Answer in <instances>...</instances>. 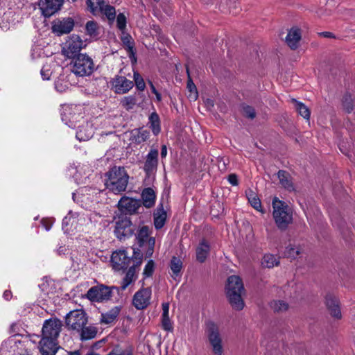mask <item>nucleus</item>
I'll list each match as a JSON object with an SVG mask.
<instances>
[{"mask_svg": "<svg viewBox=\"0 0 355 355\" xmlns=\"http://www.w3.org/2000/svg\"><path fill=\"white\" fill-rule=\"evenodd\" d=\"M3 298L5 300H9L11 298V296H12L11 292L10 291H6L3 293Z\"/></svg>", "mask_w": 355, "mask_h": 355, "instance_id": "62", "label": "nucleus"}, {"mask_svg": "<svg viewBox=\"0 0 355 355\" xmlns=\"http://www.w3.org/2000/svg\"><path fill=\"white\" fill-rule=\"evenodd\" d=\"M170 268L171 270V277L173 279L177 280V278L180 276L181 270L182 268V261L175 257H173L171 260Z\"/></svg>", "mask_w": 355, "mask_h": 355, "instance_id": "31", "label": "nucleus"}, {"mask_svg": "<svg viewBox=\"0 0 355 355\" xmlns=\"http://www.w3.org/2000/svg\"><path fill=\"white\" fill-rule=\"evenodd\" d=\"M46 55L40 45H34L31 50V57L33 59L44 57Z\"/></svg>", "mask_w": 355, "mask_h": 355, "instance_id": "50", "label": "nucleus"}, {"mask_svg": "<svg viewBox=\"0 0 355 355\" xmlns=\"http://www.w3.org/2000/svg\"><path fill=\"white\" fill-rule=\"evenodd\" d=\"M273 218L277 227L285 230L293 222V211L284 201L275 198L272 200Z\"/></svg>", "mask_w": 355, "mask_h": 355, "instance_id": "3", "label": "nucleus"}, {"mask_svg": "<svg viewBox=\"0 0 355 355\" xmlns=\"http://www.w3.org/2000/svg\"><path fill=\"white\" fill-rule=\"evenodd\" d=\"M272 309L277 312L286 311L288 308V304L282 300L274 301L271 303Z\"/></svg>", "mask_w": 355, "mask_h": 355, "instance_id": "47", "label": "nucleus"}, {"mask_svg": "<svg viewBox=\"0 0 355 355\" xmlns=\"http://www.w3.org/2000/svg\"><path fill=\"white\" fill-rule=\"evenodd\" d=\"M136 98L134 96H125L122 98L121 103L126 110H131L136 105Z\"/></svg>", "mask_w": 355, "mask_h": 355, "instance_id": "44", "label": "nucleus"}, {"mask_svg": "<svg viewBox=\"0 0 355 355\" xmlns=\"http://www.w3.org/2000/svg\"><path fill=\"white\" fill-rule=\"evenodd\" d=\"M103 1V0H87V5L90 11L93 14H96V12L98 11Z\"/></svg>", "mask_w": 355, "mask_h": 355, "instance_id": "45", "label": "nucleus"}, {"mask_svg": "<svg viewBox=\"0 0 355 355\" xmlns=\"http://www.w3.org/2000/svg\"><path fill=\"white\" fill-rule=\"evenodd\" d=\"M320 35H322L324 37H332L333 34L331 32H322L320 33Z\"/></svg>", "mask_w": 355, "mask_h": 355, "instance_id": "64", "label": "nucleus"}, {"mask_svg": "<svg viewBox=\"0 0 355 355\" xmlns=\"http://www.w3.org/2000/svg\"><path fill=\"white\" fill-rule=\"evenodd\" d=\"M158 150L151 149L146 155L144 170L149 175L156 170L158 163Z\"/></svg>", "mask_w": 355, "mask_h": 355, "instance_id": "23", "label": "nucleus"}, {"mask_svg": "<svg viewBox=\"0 0 355 355\" xmlns=\"http://www.w3.org/2000/svg\"><path fill=\"white\" fill-rule=\"evenodd\" d=\"M112 267L115 270H121L127 268L130 263V258L124 250L115 251L111 257Z\"/></svg>", "mask_w": 355, "mask_h": 355, "instance_id": "15", "label": "nucleus"}, {"mask_svg": "<svg viewBox=\"0 0 355 355\" xmlns=\"http://www.w3.org/2000/svg\"><path fill=\"white\" fill-rule=\"evenodd\" d=\"M162 327L166 331H172L173 330V323L169 316H162Z\"/></svg>", "mask_w": 355, "mask_h": 355, "instance_id": "51", "label": "nucleus"}, {"mask_svg": "<svg viewBox=\"0 0 355 355\" xmlns=\"http://www.w3.org/2000/svg\"><path fill=\"white\" fill-rule=\"evenodd\" d=\"M149 123L150 124V128L153 134L155 135H158L161 130V128L159 117L157 113L153 112L150 115Z\"/></svg>", "mask_w": 355, "mask_h": 355, "instance_id": "34", "label": "nucleus"}, {"mask_svg": "<svg viewBox=\"0 0 355 355\" xmlns=\"http://www.w3.org/2000/svg\"><path fill=\"white\" fill-rule=\"evenodd\" d=\"M94 69L93 60L86 54H78L71 62V71L78 76H88Z\"/></svg>", "mask_w": 355, "mask_h": 355, "instance_id": "4", "label": "nucleus"}, {"mask_svg": "<svg viewBox=\"0 0 355 355\" xmlns=\"http://www.w3.org/2000/svg\"><path fill=\"white\" fill-rule=\"evenodd\" d=\"M228 182L233 186L238 184V178L235 174H230L228 176Z\"/></svg>", "mask_w": 355, "mask_h": 355, "instance_id": "58", "label": "nucleus"}, {"mask_svg": "<svg viewBox=\"0 0 355 355\" xmlns=\"http://www.w3.org/2000/svg\"><path fill=\"white\" fill-rule=\"evenodd\" d=\"M300 248L298 246H295L291 244L286 247L284 252L285 256L292 259H295L300 254Z\"/></svg>", "mask_w": 355, "mask_h": 355, "instance_id": "43", "label": "nucleus"}, {"mask_svg": "<svg viewBox=\"0 0 355 355\" xmlns=\"http://www.w3.org/2000/svg\"><path fill=\"white\" fill-rule=\"evenodd\" d=\"M86 296L92 302H101L110 299L112 291L108 286L98 285L90 288Z\"/></svg>", "mask_w": 355, "mask_h": 355, "instance_id": "10", "label": "nucleus"}, {"mask_svg": "<svg viewBox=\"0 0 355 355\" xmlns=\"http://www.w3.org/2000/svg\"><path fill=\"white\" fill-rule=\"evenodd\" d=\"M87 34L91 37H96L98 35V26L94 21H89L85 26Z\"/></svg>", "mask_w": 355, "mask_h": 355, "instance_id": "38", "label": "nucleus"}, {"mask_svg": "<svg viewBox=\"0 0 355 355\" xmlns=\"http://www.w3.org/2000/svg\"><path fill=\"white\" fill-rule=\"evenodd\" d=\"M148 242V248H154L155 247V238L153 237H148L147 241Z\"/></svg>", "mask_w": 355, "mask_h": 355, "instance_id": "60", "label": "nucleus"}, {"mask_svg": "<svg viewBox=\"0 0 355 355\" xmlns=\"http://www.w3.org/2000/svg\"><path fill=\"white\" fill-rule=\"evenodd\" d=\"M209 251L210 246L209 243L205 240H202L196 248V259L200 263L205 262Z\"/></svg>", "mask_w": 355, "mask_h": 355, "instance_id": "30", "label": "nucleus"}, {"mask_svg": "<svg viewBox=\"0 0 355 355\" xmlns=\"http://www.w3.org/2000/svg\"><path fill=\"white\" fill-rule=\"evenodd\" d=\"M142 205L146 208L153 207L156 201V191L153 188L148 187L143 189L141 192Z\"/></svg>", "mask_w": 355, "mask_h": 355, "instance_id": "26", "label": "nucleus"}, {"mask_svg": "<svg viewBox=\"0 0 355 355\" xmlns=\"http://www.w3.org/2000/svg\"><path fill=\"white\" fill-rule=\"evenodd\" d=\"M74 26V21L71 18L55 19L52 22L51 29L57 35L67 34L71 32Z\"/></svg>", "mask_w": 355, "mask_h": 355, "instance_id": "16", "label": "nucleus"}, {"mask_svg": "<svg viewBox=\"0 0 355 355\" xmlns=\"http://www.w3.org/2000/svg\"><path fill=\"white\" fill-rule=\"evenodd\" d=\"M132 351L131 349H125L123 350L119 347L114 348L111 352H110L107 355H131Z\"/></svg>", "mask_w": 355, "mask_h": 355, "instance_id": "53", "label": "nucleus"}, {"mask_svg": "<svg viewBox=\"0 0 355 355\" xmlns=\"http://www.w3.org/2000/svg\"><path fill=\"white\" fill-rule=\"evenodd\" d=\"M87 313L82 309L71 311L65 318L67 329L76 333L80 331L81 328L87 324Z\"/></svg>", "mask_w": 355, "mask_h": 355, "instance_id": "6", "label": "nucleus"}, {"mask_svg": "<svg viewBox=\"0 0 355 355\" xmlns=\"http://www.w3.org/2000/svg\"><path fill=\"white\" fill-rule=\"evenodd\" d=\"M63 3L64 0H40L38 6L42 14L49 17L60 10Z\"/></svg>", "mask_w": 355, "mask_h": 355, "instance_id": "13", "label": "nucleus"}, {"mask_svg": "<svg viewBox=\"0 0 355 355\" xmlns=\"http://www.w3.org/2000/svg\"><path fill=\"white\" fill-rule=\"evenodd\" d=\"M151 288H141L137 291L132 297V304L137 310H142L148 307L151 299Z\"/></svg>", "mask_w": 355, "mask_h": 355, "instance_id": "11", "label": "nucleus"}, {"mask_svg": "<svg viewBox=\"0 0 355 355\" xmlns=\"http://www.w3.org/2000/svg\"><path fill=\"white\" fill-rule=\"evenodd\" d=\"M155 264L153 260H149L146 264L144 271L143 275L144 278L150 277L153 275L155 270Z\"/></svg>", "mask_w": 355, "mask_h": 355, "instance_id": "46", "label": "nucleus"}, {"mask_svg": "<svg viewBox=\"0 0 355 355\" xmlns=\"http://www.w3.org/2000/svg\"><path fill=\"white\" fill-rule=\"evenodd\" d=\"M40 349L42 355H55L58 349L57 339L42 338Z\"/></svg>", "mask_w": 355, "mask_h": 355, "instance_id": "20", "label": "nucleus"}, {"mask_svg": "<svg viewBox=\"0 0 355 355\" xmlns=\"http://www.w3.org/2000/svg\"><path fill=\"white\" fill-rule=\"evenodd\" d=\"M343 106L345 111L348 113L353 110V101L351 95L346 94L343 98Z\"/></svg>", "mask_w": 355, "mask_h": 355, "instance_id": "48", "label": "nucleus"}, {"mask_svg": "<svg viewBox=\"0 0 355 355\" xmlns=\"http://www.w3.org/2000/svg\"><path fill=\"white\" fill-rule=\"evenodd\" d=\"M92 189L88 187H82L73 193V200L77 203H80L82 207H88L89 202L92 201L93 195L91 193Z\"/></svg>", "mask_w": 355, "mask_h": 355, "instance_id": "19", "label": "nucleus"}, {"mask_svg": "<svg viewBox=\"0 0 355 355\" xmlns=\"http://www.w3.org/2000/svg\"><path fill=\"white\" fill-rule=\"evenodd\" d=\"M149 135V131L144 128L135 130L132 132V141L137 144H141L148 139Z\"/></svg>", "mask_w": 355, "mask_h": 355, "instance_id": "32", "label": "nucleus"}, {"mask_svg": "<svg viewBox=\"0 0 355 355\" xmlns=\"http://www.w3.org/2000/svg\"><path fill=\"white\" fill-rule=\"evenodd\" d=\"M226 293L232 308L237 311L242 310L245 305L242 299L245 290L242 280L239 276L232 275L228 277Z\"/></svg>", "mask_w": 355, "mask_h": 355, "instance_id": "2", "label": "nucleus"}, {"mask_svg": "<svg viewBox=\"0 0 355 355\" xmlns=\"http://www.w3.org/2000/svg\"><path fill=\"white\" fill-rule=\"evenodd\" d=\"M81 110L82 108L80 105H71L64 106L62 113V121L70 128H76V123L80 119H83Z\"/></svg>", "mask_w": 355, "mask_h": 355, "instance_id": "8", "label": "nucleus"}, {"mask_svg": "<svg viewBox=\"0 0 355 355\" xmlns=\"http://www.w3.org/2000/svg\"><path fill=\"white\" fill-rule=\"evenodd\" d=\"M86 46L85 42L77 35H72L63 44L62 54L68 58H73L78 56L81 49Z\"/></svg>", "mask_w": 355, "mask_h": 355, "instance_id": "7", "label": "nucleus"}, {"mask_svg": "<svg viewBox=\"0 0 355 355\" xmlns=\"http://www.w3.org/2000/svg\"><path fill=\"white\" fill-rule=\"evenodd\" d=\"M126 17L123 13H120L116 17V25L118 28L124 34V31L126 28Z\"/></svg>", "mask_w": 355, "mask_h": 355, "instance_id": "49", "label": "nucleus"}, {"mask_svg": "<svg viewBox=\"0 0 355 355\" xmlns=\"http://www.w3.org/2000/svg\"><path fill=\"white\" fill-rule=\"evenodd\" d=\"M62 322L57 318L46 320L42 327V338L58 339L61 331Z\"/></svg>", "mask_w": 355, "mask_h": 355, "instance_id": "12", "label": "nucleus"}, {"mask_svg": "<svg viewBox=\"0 0 355 355\" xmlns=\"http://www.w3.org/2000/svg\"><path fill=\"white\" fill-rule=\"evenodd\" d=\"M120 311L121 308L119 306H114L109 311L102 313L100 322L105 324H110L114 322L118 318Z\"/></svg>", "mask_w": 355, "mask_h": 355, "instance_id": "27", "label": "nucleus"}, {"mask_svg": "<svg viewBox=\"0 0 355 355\" xmlns=\"http://www.w3.org/2000/svg\"><path fill=\"white\" fill-rule=\"evenodd\" d=\"M277 175L279 180V183L282 187H284L288 191H293L295 190V187L292 181V178L288 172L280 170L279 171Z\"/></svg>", "mask_w": 355, "mask_h": 355, "instance_id": "29", "label": "nucleus"}, {"mask_svg": "<svg viewBox=\"0 0 355 355\" xmlns=\"http://www.w3.org/2000/svg\"><path fill=\"white\" fill-rule=\"evenodd\" d=\"M301 38L302 33L300 29L297 27H293L288 31L285 42L291 49L295 50L299 47Z\"/></svg>", "mask_w": 355, "mask_h": 355, "instance_id": "21", "label": "nucleus"}, {"mask_svg": "<svg viewBox=\"0 0 355 355\" xmlns=\"http://www.w3.org/2000/svg\"><path fill=\"white\" fill-rule=\"evenodd\" d=\"M0 355H29L24 344L15 335L5 340L1 347Z\"/></svg>", "mask_w": 355, "mask_h": 355, "instance_id": "5", "label": "nucleus"}, {"mask_svg": "<svg viewBox=\"0 0 355 355\" xmlns=\"http://www.w3.org/2000/svg\"><path fill=\"white\" fill-rule=\"evenodd\" d=\"M105 176V185L110 191L118 194L125 190L129 176L123 167L114 166Z\"/></svg>", "mask_w": 355, "mask_h": 355, "instance_id": "1", "label": "nucleus"}, {"mask_svg": "<svg viewBox=\"0 0 355 355\" xmlns=\"http://www.w3.org/2000/svg\"><path fill=\"white\" fill-rule=\"evenodd\" d=\"M166 214L163 209H157L154 216V225L156 229L162 228L166 220Z\"/></svg>", "mask_w": 355, "mask_h": 355, "instance_id": "36", "label": "nucleus"}, {"mask_svg": "<svg viewBox=\"0 0 355 355\" xmlns=\"http://www.w3.org/2000/svg\"><path fill=\"white\" fill-rule=\"evenodd\" d=\"M98 10L101 11V13L105 15L110 21H113L115 19V8L110 5L105 4L104 1Z\"/></svg>", "mask_w": 355, "mask_h": 355, "instance_id": "35", "label": "nucleus"}, {"mask_svg": "<svg viewBox=\"0 0 355 355\" xmlns=\"http://www.w3.org/2000/svg\"><path fill=\"white\" fill-rule=\"evenodd\" d=\"M262 265L266 268H273L279 265V258H277L275 255L271 254H266L263 256L262 261Z\"/></svg>", "mask_w": 355, "mask_h": 355, "instance_id": "37", "label": "nucleus"}, {"mask_svg": "<svg viewBox=\"0 0 355 355\" xmlns=\"http://www.w3.org/2000/svg\"><path fill=\"white\" fill-rule=\"evenodd\" d=\"M71 213L70 211L69 214L67 216H65L62 220V229L65 232L69 230V229L67 228V227L69 225H72L73 223L75 221V218L71 216Z\"/></svg>", "mask_w": 355, "mask_h": 355, "instance_id": "54", "label": "nucleus"}, {"mask_svg": "<svg viewBox=\"0 0 355 355\" xmlns=\"http://www.w3.org/2000/svg\"><path fill=\"white\" fill-rule=\"evenodd\" d=\"M94 133V130L92 123L86 122L85 124L79 126L76 137L80 141H85L90 139L93 137Z\"/></svg>", "mask_w": 355, "mask_h": 355, "instance_id": "25", "label": "nucleus"}, {"mask_svg": "<svg viewBox=\"0 0 355 355\" xmlns=\"http://www.w3.org/2000/svg\"><path fill=\"white\" fill-rule=\"evenodd\" d=\"M248 200L250 205L257 211L264 213L263 210L261 209V203L260 200L257 197V196L252 191L250 193L247 194Z\"/></svg>", "mask_w": 355, "mask_h": 355, "instance_id": "41", "label": "nucleus"}, {"mask_svg": "<svg viewBox=\"0 0 355 355\" xmlns=\"http://www.w3.org/2000/svg\"><path fill=\"white\" fill-rule=\"evenodd\" d=\"M141 206L140 200L123 196L118 202L119 209L125 214H135Z\"/></svg>", "mask_w": 355, "mask_h": 355, "instance_id": "14", "label": "nucleus"}, {"mask_svg": "<svg viewBox=\"0 0 355 355\" xmlns=\"http://www.w3.org/2000/svg\"><path fill=\"white\" fill-rule=\"evenodd\" d=\"M141 259H139L136 262L135 264L129 268L125 277L121 282V290H125L130 284L136 280L137 268L141 264Z\"/></svg>", "mask_w": 355, "mask_h": 355, "instance_id": "24", "label": "nucleus"}, {"mask_svg": "<svg viewBox=\"0 0 355 355\" xmlns=\"http://www.w3.org/2000/svg\"><path fill=\"white\" fill-rule=\"evenodd\" d=\"M187 89L189 92L188 98L191 101H193L197 100V98L198 97V93L197 91V88H196L195 84L193 83V82L192 81V80L190 78V77H189V80L187 82Z\"/></svg>", "mask_w": 355, "mask_h": 355, "instance_id": "42", "label": "nucleus"}, {"mask_svg": "<svg viewBox=\"0 0 355 355\" xmlns=\"http://www.w3.org/2000/svg\"><path fill=\"white\" fill-rule=\"evenodd\" d=\"M149 228L147 226L141 227L137 232V239L139 245L141 246L149 237Z\"/></svg>", "mask_w": 355, "mask_h": 355, "instance_id": "39", "label": "nucleus"}, {"mask_svg": "<svg viewBox=\"0 0 355 355\" xmlns=\"http://www.w3.org/2000/svg\"><path fill=\"white\" fill-rule=\"evenodd\" d=\"M53 222L54 220L53 218H44L42 220V225L46 231H49L51 228Z\"/></svg>", "mask_w": 355, "mask_h": 355, "instance_id": "56", "label": "nucleus"}, {"mask_svg": "<svg viewBox=\"0 0 355 355\" xmlns=\"http://www.w3.org/2000/svg\"><path fill=\"white\" fill-rule=\"evenodd\" d=\"M134 80L137 88L140 91L144 90L146 87L145 83L144 81V79L138 72H134Z\"/></svg>", "mask_w": 355, "mask_h": 355, "instance_id": "52", "label": "nucleus"}, {"mask_svg": "<svg viewBox=\"0 0 355 355\" xmlns=\"http://www.w3.org/2000/svg\"><path fill=\"white\" fill-rule=\"evenodd\" d=\"M69 83L65 80L64 76H60L55 82V87L59 92H63L69 89Z\"/></svg>", "mask_w": 355, "mask_h": 355, "instance_id": "40", "label": "nucleus"}, {"mask_svg": "<svg viewBox=\"0 0 355 355\" xmlns=\"http://www.w3.org/2000/svg\"><path fill=\"white\" fill-rule=\"evenodd\" d=\"M209 341L216 355L223 354L222 339L218 329L213 324L210 327L208 334Z\"/></svg>", "mask_w": 355, "mask_h": 355, "instance_id": "18", "label": "nucleus"}, {"mask_svg": "<svg viewBox=\"0 0 355 355\" xmlns=\"http://www.w3.org/2000/svg\"><path fill=\"white\" fill-rule=\"evenodd\" d=\"M112 88L116 94H123L129 92L133 87V82L125 76H116L111 81Z\"/></svg>", "mask_w": 355, "mask_h": 355, "instance_id": "17", "label": "nucleus"}, {"mask_svg": "<svg viewBox=\"0 0 355 355\" xmlns=\"http://www.w3.org/2000/svg\"><path fill=\"white\" fill-rule=\"evenodd\" d=\"M243 114L250 118V119H254L255 117V111L253 107L245 105L243 107Z\"/></svg>", "mask_w": 355, "mask_h": 355, "instance_id": "55", "label": "nucleus"}, {"mask_svg": "<svg viewBox=\"0 0 355 355\" xmlns=\"http://www.w3.org/2000/svg\"><path fill=\"white\" fill-rule=\"evenodd\" d=\"M40 73H41V76H42V78L43 80H47L50 79L51 72L50 71V70L49 69H46V67H44L41 69Z\"/></svg>", "mask_w": 355, "mask_h": 355, "instance_id": "57", "label": "nucleus"}, {"mask_svg": "<svg viewBox=\"0 0 355 355\" xmlns=\"http://www.w3.org/2000/svg\"><path fill=\"white\" fill-rule=\"evenodd\" d=\"M325 304L332 317L336 319L341 318L342 314L338 300L336 296L332 294H327L325 297Z\"/></svg>", "mask_w": 355, "mask_h": 355, "instance_id": "22", "label": "nucleus"}, {"mask_svg": "<svg viewBox=\"0 0 355 355\" xmlns=\"http://www.w3.org/2000/svg\"><path fill=\"white\" fill-rule=\"evenodd\" d=\"M162 316H169V304L168 303L162 304Z\"/></svg>", "mask_w": 355, "mask_h": 355, "instance_id": "59", "label": "nucleus"}, {"mask_svg": "<svg viewBox=\"0 0 355 355\" xmlns=\"http://www.w3.org/2000/svg\"><path fill=\"white\" fill-rule=\"evenodd\" d=\"M130 36L129 35H124L122 37H121V40L123 41V42L124 44H126L128 45H130Z\"/></svg>", "mask_w": 355, "mask_h": 355, "instance_id": "61", "label": "nucleus"}, {"mask_svg": "<svg viewBox=\"0 0 355 355\" xmlns=\"http://www.w3.org/2000/svg\"><path fill=\"white\" fill-rule=\"evenodd\" d=\"M134 233L132 222L127 216H120L115 223L114 234L120 240L131 236Z\"/></svg>", "mask_w": 355, "mask_h": 355, "instance_id": "9", "label": "nucleus"}, {"mask_svg": "<svg viewBox=\"0 0 355 355\" xmlns=\"http://www.w3.org/2000/svg\"><path fill=\"white\" fill-rule=\"evenodd\" d=\"M292 101L294 103L295 108L299 114L305 119L309 120L311 114L309 109L304 103L299 102L295 99H293Z\"/></svg>", "mask_w": 355, "mask_h": 355, "instance_id": "33", "label": "nucleus"}, {"mask_svg": "<svg viewBox=\"0 0 355 355\" xmlns=\"http://www.w3.org/2000/svg\"><path fill=\"white\" fill-rule=\"evenodd\" d=\"M167 155V148L165 145L162 146L161 149V156L162 157H165Z\"/></svg>", "mask_w": 355, "mask_h": 355, "instance_id": "63", "label": "nucleus"}, {"mask_svg": "<svg viewBox=\"0 0 355 355\" xmlns=\"http://www.w3.org/2000/svg\"><path fill=\"white\" fill-rule=\"evenodd\" d=\"M77 333L79 334L80 339L82 341H85L95 338L98 333V329L92 324H86Z\"/></svg>", "mask_w": 355, "mask_h": 355, "instance_id": "28", "label": "nucleus"}]
</instances>
